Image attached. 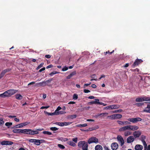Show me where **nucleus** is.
<instances>
[{"mask_svg": "<svg viewBox=\"0 0 150 150\" xmlns=\"http://www.w3.org/2000/svg\"><path fill=\"white\" fill-rule=\"evenodd\" d=\"M66 113V112L64 111H59V114H63Z\"/></svg>", "mask_w": 150, "mask_h": 150, "instance_id": "60", "label": "nucleus"}, {"mask_svg": "<svg viewBox=\"0 0 150 150\" xmlns=\"http://www.w3.org/2000/svg\"><path fill=\"white\" fill-rule=\"evenodd\" d=\"M31 129H22V133L31 135Z\"/></svg>", "mask_w": 150, "mask_h": 150, "instance_id": "7", "label": "nucleus"}, {"mask_svg": "<svg viewBox=\"0 0 150 150\" xmlns=\"http://www.w3.org/2000/svg\"><path fill=\"white\" fill-rule=\"evenodd\" d=\"M16 98L18 100H21L22 98V96L20 94H17L15 95Z\"/></svg>", "mask_w": 150, "mask_h": 150, "instance_id": "27", "label": "nucleus"}, {"mask_svg": "<svg viewBox=\"0 0 150 150\" xmlns=\"http://www.w3.org/2000/svg\"><path fill=\"white\" fill-rule=\"evenodd\" d=\"M34 144L38 146L40 145V142L39 141V139H35Z\"/></svg>", "mask_w": 150, "mask_h": 150, "instance_id": "29", "label": "nucleus"}, {"mask_svg": "<svg viewBox=\"0 0 150 150\" xmlns=\"http://www.w3.org/2000/svg\"><path fill=\"white\" fill-rule=\"evenodd\" d=\"M87 126V124L86 123H85L83 124H80L78 125L79 127H86Z\"/></svg>", "mask_w": 150, "mask_h": 150, "instance_id": "45", "label": "nucleus"}, {"mask_svg": "<svg viewBox=\"0 0 150 150\" xmlns=\"http://www.w3.org/2000/svg\"><path fill=\"white\" fill-rule=\"evenodd\" d=\"M112 109H117L119 108V105H112Z\"/></svg>", "mask_w": 150, "mask_h": 150, "instance_id": "31", "label": "nucleus"}, {"mask_svg": "<svg viewBox=\"0 0 150 150\" xmlns=\"http://www.w3.org/2000/svg\"><path fill=\"white\" fill-rule=\"evenodd\" d=\"M71 122H56L55 124L60 126L61 127L64 126H67L68 125H69L71 124Z\"/></svg>", "mask_w": 150, "mask_h": 150, "instance_id": "8", "label": "nucleus"}, {"mask_svg": "<svg viewBox=\"0 0 150 150\" xmlns=\"http://www.w3.org/2000/svg\"><path fill=\"white\" fill-rule=\"evenodd\" d=\"M39 133V132L38 131H37V129L35 131L31 130V135H33L34 134H38Z\"/></svg>", "mask_w": 150, "mask_h": 150, "instance_id": "30", "label": "nucleus"}, {"mask_svg": "<svg viewBox=\"0 0 150 150\" xmlns=\"http://www.w3.org/2000/svg\"><path fill=\"white\" fill-rule=\"evenodd\" d=\"M146 109H144V112L150 113V104H148L147 105Z\"/></svg>", "mask_w": 150, "mask_h": 150, "instance_id": "25", "label": "nucleus"}, {"mask_svg": "<svg viewBox=\"0 0 150 150\" xmlns=\"http://www.w3.org/2000/svg\"><path fill=\"white\" fill-rule=\"evenodd\" d=\"M53 79H49L46 81H43L42 83L40 82L39 83L40 85L41 86H42V84L45 83V85H44L43 86H45V84L46 83H50V82Z\"/></svg>", "mask_w": 150, "mask_h": 150, "instance_id": "17", "label": "nucleus"}, {"mask_svg": "<svg viewBox=\"0 0 150 150\" xmlns=\"http://www.w3.org/2000/svg\"><path fill=\"white\" fill-rule=\"evenodd\" d=\"M134 140V139L132 136L129 137L127 139V143H130L133 142Z\"/></svg>", "mask_w": 150, "mask_h": 150, "instance_id": "16", "label": "nucleus"}, {"mask_svg": "<svg viewBox=\"0 0 150 150\" xmlns=\"http://www.w3.org/2000/svg\"><path fill=\"white\" fill-rule=\"evenodd\" d=\"M141 134V132L139 131H135L133 133V135L135 138L139 137Z\"/></svg>", "mask_w": 150, "mask_h": 150, "instance_id": "14", "label": "nucleus"}, {"mask_svg": "<svg viewBox=\"0 0 150 150\" xmlns=\"http://www.w3.org/2000/svg\"><path fill=\"white\" fill-rule=\"evenodd\" d=\"M98 142V140L96 137H92L88 139V143L90 144L93 143H97Z\"/></svg>", "mask_w": 150, "mask_h": 150, "instance_id": "3", "label": "nucleus"}, {"mask_svg": "<svg viewBox=\"0 0 150 150\" xmlns=\"http://www.w3.org/2000/svg\"><path fill=\"white\" fill-rule=\"evenodd\" d=\"M88 143L84 141H80L78 143V146L79 148H82V150H88Z\"/></svg>", "mask_w": 150, "mask_h": 150, "instance_id": "2", "label": "nucleus"}, {"mask_svg": "<svg viewBox=\"0 0 150 150\" xmlns=\"http://www.w3.org/2000/svg\"><path fill=\"white\" fill-rule=\"evenodd\" d=\"M143 149V146L140 144H137L134 147L135 150H142Z\"/></svg>", "mask_w": 150, "mask_h": 150, "instance_id": "18", "label": "nucleus"}, {"mask_svg": "<svg viewBox=\"0 0 150 150\" xmlns=\"http://www.w3.org/2000/svg\"><path fill=\"white\" fill-rule=\"evenodd\" d=\"M132 71H137L138 72H139V69L138 68H136L135 69H131L130 70Z\"/></svg>", "mask_w": 150, "mask_h": 150, "instance_id": "47", "label": "nucleus"}, {"mask_svg": "<svg viewBox=\"0 0 150 150\" xmlns=\"http://www.w3.org/2000/svg\"><path fill=\"white\" fill-rule=\"evenodd\" d=\"M146 139V137L144 135H142L140 139V140L142 141L143 142L145 141V139Z\"/></svg>", "mask_w": 150, "mask_h": 150, "instance_id": "42", "label": "nucleus"}, {"mask_svg": "<svg viewBox=\"0 0 150 150\" xmlns=\"http://www.w3.org/2000/svg\"><path fill=\"white\" fill-rule=\"evenodd\" d=\"M76 74V71H74L72 72H71L69 75L67 77V79H70L74 76V75H75Z\"/></svg>", "mask_w": 150, "mask_h": 150, "instance_id": "20", "label": "nucleus"}, {"mask_svg": "<svg viewBox=\"0 0 150 150\" xmlns=\"http://www.w3.org/2000/svg\"><path fill=\"white\" fill-rule=\"evenodd\" d=\"M45 57L47 58H50L51 57V56L50 55H46Z\"/></svg>", "mask_w": 150, "mask_h": 150, "instance_id": "63", "label": "nucleus"}, {"mask_svg": "<svg viewBox=\"0 0 150 150\" xmlns=\"http://www.w3.org/2000/svg\"><path fill=\"white\" fill-rule=\"evenodd\" d=\"M91 83L90 82L89 83H85L84 84L83 86V88H85L86 86H87L91 84Z\"/></svg>", "mask_w": 150, "mask_h": 150, "instance_id": "54", "label": "nucleus"}, {"mask_svg": "<svg viewBox=\"0 0 150 150\" xmlns=\"http://www.w3.org/2000/svg\"><path fill=\"white\" fill-rule=\"evenodd\" d=\"M96 76V75L95 74H93L91 76V78H93V79H91V81H94V80H95V81L97 80V79H94V78H95Z\"/></svg>", "mask_w": 150, "mask_h": 150, "instance_id": "37", "label": "nucleus"}, {"mask_svg": "<svg viewBox=\"0 0 150 150\" xmlns=\"http://www.w3.org/2000/svg\"><path fill=\"white\" fill-rule=\"evenodd\" d=\"M114 52V50H112V51L111 52H110L109 50H108V51L106 52H104V54H105V55H106L107 54H109V55L110 54H112Z\"/></svg>", "mask_w": 150, "mask_h": 150, "instance_id": "36", "label": "nucleus"}, {"mask_svg": "<svg viewBox=\"0 0 150 150\" xmlns=\"http://www.w3.org/2000/svg\"><path fill=\"white\" fill-rule=\"evenodd\" d=\"M127 120L133 123H136L138 121H141L142 119L140 117H137L136 118H130L127 119Z\"/></svg>", "mask_w": 150, "mask_h": 150, "instance_id": "4", "label": "nucleus"}, {"mask_svg": "<svg viewBox=\"0 0 150 150\" xmlns=\"http://www.w3.org/2000/svg\"><path fill=\"white\" fill-rule=\"evenodd\" d=\"M4 74L2 72H1L0 75V79L4 75Z\"/></svg>", "mask_w": 150, "mask_h": 150, "instance_id": "62", "label": "nucleus"}, {"mask_svg": "<svg viewBox=\"0 0 150 150\" xmlns=\"http://www.w3.org/2000/svg\"><path fill=\"white\" fill-rule=\"evenodd\" d=\"M12 131L14 133H22V129H14Z\"/></svg>", "mask_w": 150, "mask_h": 150, "instance_id": "23", "label": "nucleus"}, {"mask_svg": "<svg viewBox=\"0 0 150 150\" xmlns=\"http://www.w3.org/2000/svg\"><path fill=\"white\" fill-rule=\"evenodd\" d=\"M67 144L71 146L74 147L76 146V144L74 143L72 141H69L67 142Z\"/></svg>", "mask_w": 150, "mask_h": 150, "instance_id": "21", "label": "nucleus"}, {"mask_svg": "<svg viewBox=\"0 0 150 150\" xmlns=\"http://www.w3.org/2000/svg\"><path fill=\"white\" fill-rule=\"evenodd\" d=\"M139 128L138 127L135 125H126L120 128L119 131L120 132H124L127 130L135 131L138 129Z\"/></svg>", "mask_w": 150, "mask_h": 150, "instance_id": "1", "label": "nucleus"}, {"mask_svg": "<svg viewBox=\"0 0 150 150\" xmlns=\"http://www.w3.org/2000/svg\"><path fill=\"white\" fill-rule=\"evenodd\" d=\"M50 129L52 131H56L58 130V128L56 127H51L50 128Z\"/></svg>", "mask_w": 150, "mask_h": 150, "instance_id": "46", "label": "nucleus"}, {"mask_svg": "<svg viewBox=\"0 0 150 150\" xmlns=\"http://www.w3.org/2000/svg\"><path fill=\"white\" fill-rule=\"evenodd\" d=\"M144 146V150H146V149L148 146L147 144L145 141L142 142Z\"/></svg>", "mask_w": 150, "mask_h": 150, "instance_id": "33", "label": "nucleus"}, {"mask_svg": "<svg viewBox=\"0 0 150 150\" xmlns=\"http://www.w3.org/2000/svg\"><path fill=\"white\" fill-rule=\"evenodd\" d=\"M125 131V132L124 133V135L125 137L127 136H128L132 134V132L129 131Z\"/></svg>", "mask_w": 150, "mask_h": 150, "instance_id": "26", "label": "nucleus"}, {"mask_svg": "<svg viewBox=\"0 0 150 150\" xmlns=\"http://www.w3.org/2000/svg\"><path fill=\"white\" fill-rule=\"evenodd\" d=\"M2 145H11L13 144V142L11 141L4 140L1 142V143Z\"/></svg>", "mask_w": 150, "mask_h": 150, "instance_id": "10", "label": "nucleus"}, {"mask_svg": "<svg viewBox=\"0 0 150 150\" xmlns=\"http://www.w3.org/2000/svg\"><path fill=\"white\" fill-rule=\"evenodd\" d=\"M54 115H59V111L55 110L54 112Z\"/></svg>", "mask_w": 150, "mask_h": 150, "instance_id": "48", "label": "nucleus"}, {"mask_svg": "<svg viewBox=\"0 0 150 150\" xmlns=\"http://www.w3.org/2000/svg\"><path fill=\"white\" fill-rule=\"evenodd\" d=\"M78 140V139L77 137H76L72 139V141L74 142L75 143H76Z\"/></svg>", "mask_w": 150, "mask_h": 150, "instance_id": "52", "label": "nucleus"}, {"mask_svg": "<svg viewBox=\"0 0 150 150\" xmlns=\"http://www.w3.org/2000/svg\"><path fill=\"white\" fill-rule=\"evenodd\" d=\"M112 116H114L115 119H120L122 118V115L120 114H115L112 115Z\"/></svg>", "mask_w": 150, "mask_h": 150, "instance_id": "22", "label": "nucleus"}, {"mask_svg": "<svg viewBox=\"0 0 150 150\" xmlns=\"http://www.w3.org/2000/svg\"><path fill=\"white\" fill-rule=\"evenodd\" d=\"M35 139H29L28 141L30 142L34 143Z\"/></svg>", "mask_w": 150, "mask_h": 150, "instance_id": "49", "label": "nucleus"}, {"mask_svg": "<svg viewBox=\"0 0 150 150\" xmlns=\"http://www.w3.org/2000/svg\"><path fill=\"white\" fill-rule=\"evenodd\" d=\"M29 123L30 122H26L21 123L20 124V126L21 127V128L24 126H25L29 124Z\"/></svg>", "mask_w": 150, "mask_h": 150, "instance_id": "28", "label": "nucleus"}, {"mask_svg": "<svg viewBox=\"0 0 150 150\" xmlns=\"http://www.w3.org/2000/svg\"><path fill=\"white\" fill-rule=\"evenodd\" d=\"M78 95L76 93L74 94L73 96V99L76 100L78 99Z\"/></svg>", "mask_w": 150, "mask_h": 150, "instance_id": "40", "label": "nucleus"}, {"mask_svg": "<svg viewBox=\"0 0 150 150\" xmlns=\"http://www.w3.org/2000/svg\"><path fill=\"white\" fill-rule=\"evenodd\" d=\"M68 69V68L66 67H65L62 68V71H64L67 70Z\"/></svg>", "mask_w": 150, "mask_h": 150, "instance_id": "53", "label": "nucleus"}, {"mask_svg": "<svg viewBox=\"0 0 150 150\" xmlns=\"http://www.w3.org/2000/svg\"><path fill=\"white\" fill-rule=\"evenodd\" d=\"M45 67H44L42 68L41 69L39 70V72H41L42 71H44L45 70Z\"/></svg>", "mask_w": 150, "mask_h": 150, "instance_id": "58", "label": "nucleus"}, {"mask_svg": "<svg viewBox=\"0 0 150 150\" xmlns=\"http://www.w3.org/2000/svg\"><path fill=\"white\" fill-rule=\"evenodd\" d=\"M146 150H150V145H148L146 149Z\"/></svg>", "mask_w": 150, "mask_h": 150, "instance_id": "64", "label": "nucleus"}, {"mask_svg": "<svg viewBox=\"0 0 150 150\" xmlns=\"http://www.w3.org/2000/svg\"><path fill=\"white\" fill-rule=\"evenodd\" d=\"M90 92V91L88 90H87V89H84L83 90V92L85 93H89Z\"/></svg>", "mask_w": 150, "mask_h": 150, "instance_id": "56", "label": "nucleus"}, {"mask_svg": "<svg viewBox=\"0 0 150 150\" xmlns=\"http://www.w3.org/2000/svg\"><path fill=\"white\" fill-rule=\"evenodd\" d=\"M59 73V72H57L56 71H54L50 73L49 75L51 76H53V75L55 74H58Z\"/></svg>", "mask_w": 150, "mask_h": 150, "instance_id": "39", "label": "nucleus"}, {"mask_svg": "<svg viewBox=\"0 0 150 150\" xmlns=\"http://www.w3.org/2000/svg\"><path fill=\"white\" fill-rule=\"evenodd\" d=\"M3 120L4 118H0V125H2L4 124V122Z\"/></svg>", "mask_w": 150, "mask_h": 150, "instance_id": "35", "label": "nucleus"}, {"mask_svg": "<svg viewBox=\"0 0 150 150\" xmlns=\"http://www.w3.org/2000/svg\"><path fill=\"white\" fill-rule=\"evenodd\" d=\"M39 141L40 142V144L41 143H45L46 142L45 141L44 139H39Z\"/></svg>", "mask_w": 150, "mask_h": 150, "instance_id": "57", "label": "nucleus"}, {"mask_svg": "<svg viewBox=\"0 0 150 150\" xmlns=\"http://www.w3.org/2000/svg\"><path fill=\"white\" fill-rule=\"evenodd\" d=\"M117 138L118 141L120 143L121 146H122L124 144V141L122 136L118 135L117 136Z\"/></svg>", "mask_w": 150, "mask_h": 150, "instance_id": "9", "label": "nucleus"}, {"mask_svg": "<svg viewBox=\"0 0 150 150\" xmlns=\"http://www.w3.org/2000/svg\"><path fill=\"white\" fill-rule=\"evenodd\" d=\"M76 115H70L69 116V117L72 119L76 118Z\"/></svg>", "mask_w": 150, "mask_h": 150, "instance_id": "32", "label": "nucleus"}, {"mask_svg": "<svg viewBox=\"0 0 150 150\" xmlns=\"http://www.w3.org/2000/svg\"><path fill=\"white\" fill-rule=\"evenodd\" d=\"M148 100V98H138L136 99V101L137 102H142V101H147Z\"/></svg>", "mask_w": 150, "mask_h": 150, "instance_id": "12", "label": "nucleus"}, {"mask_svg": "<svg viewBox=\"0 0 150 150\" xmlns=\"http://www.w3.org/2000/svg\"><path fill=\"white\" fill-rule=\"evenodd\" d=\"M111 146L112 150H116L118 148V145L117 143L114 142L111 144Z\"/></svg>", "mask_w": 150, "mask_h": 150, "instance_id": "11", "label": "nucleus"}, {"mask_svg": "<svg viewBox=\"0 0 150 150\" xmlns=\"http://www.w3.org/2000/svg\"><path fill=\"white\" fill-rule=\"evenodd\" d=\"M90 107L89 106L86 107H83L81 109V111H83V110H88L90 108Z\"/></svg>", "mask_w": 150, "mask_h": 150, "instance_id": "43", "label": "nucleus"}, {"mask_svg": "<svg viewBox=\"0 0 150 150\" xmlns=\"http://www.w3.org/2000/svg\"><path fill=\"white\" fill-rule=\"evenodd\" d=\"M122 111V109H120L119 110H116L113 112V113H117L118 112H121Z\"/></svg>", "mask_w": 150, "mask_h": 150, "instance_id": "51", "label": "nucleus"}, {"mask_svg": "<svg viewBox=\"0 0 150 150\" xmlns=\"http://www.w3.org/2000/svg\"><path fill=\"white\" fill-rule=\"evenodd\" d=\"M143 103H137L136 104L138 107H139L143 104Z\"/></svg>", "mask_w": 150, "mask_h": 150, "instance_id": "59", "label": "nucleus"}, {"mask_svg": "<svg viewBox=\"0 0 150 150\" xmlns=\"http://www.w3.org/2000/svg\"><path fill=\"white\" fill-rule=\"evenodd\" d=\"M98 128H99L98 126H97L95 127H91L89 128L88 129H86V130L81 129V130L88 132V131H91L95 130V129H98Z\"/></svg>", "mask_w": 150, "mask_h": 150, "instance_id": "15", "label": "nucleus"}, {"mask_svg": "<svg viewBox=\"0 0 150 150\" xmlns=\"http://www.w3.org/2000/svg\"><path fill=\"white\" fill-rule=\"evenodd\" d=\"M143 62V61L141 59H137L134 62L132 65V67H134L135 66H138V65L142 63Z\"/></svg>", "mask_w": 150, "mask_h": 150, "instance_id": "5", "label": "nucleus"}, {"mask_svg": "<svg viewBox=\"0 0 150 150\" xmlns=\"http://www.w3.org/2000/svg\"><path fill=\"white\" fill-rule=\"evenodd\" d=\"M118 124L120 125H129L131 123L128 121H122L119 120H118L117 121Z\"/></svg>", "mask_w": 150, "mask_h": 150, "instance_id": "13", "label": "nucleus"}, {"mask_svg": "<svg viewBox=\"0 0 150 150\" xmlns=\"http://www.w3.org/2000/svg\"><path fill=\"white\" fill-rule=\"evenodd\" d=\"M95 104H99L100 102H99V100L98 99H95Z\"/></svg>", "mask_w": 150, "mask_h": 150, "instance_id": "50", "label": "nucleus"}, {"mask_svg": "<svg viewBox=\"0 0 150 150\" xmlns=\"http://www.w3.org/2000/svg\"><path fill=\"white\" fill-rule=\"evenodd\" d=\"M7 93V91H6L3 93L0 94V97L2 98L8 97V96Z\"/></svg>", "mask_w": 150, "mask_h": 150, "instance_id": "19", "label": "nucleus"}, {"mask_svg": "<svg viewBox=\"0 0 150 150\" xmlns=\"http://www.w3.org/2000/svg\"><path fill=\"white\" fill-rule=\"evenodd\" d=\"M103 148L100 145H97L95 147V150H102Z\"/></svg>", "mask_w": 150, "mask_h": 150, "instance_id": "24", "label": "nucleus"}, {"mask_svg": "<svg viewBox=\"0 0 150 150\" xmlns=\"http://www.w3.org/2000/svg\"><path fill=\"white\" fill-rule=\"evenodd\" d=\"M17 90L14 89H10L7 91V93H8V97L10 96H11L15 94L17 91Z\"/></svg>", "mask_w": 150, "mask_h": 150, "instance_id": "6", "label": "nucleus"}, {"mask_svg": "<svg viewBox=\"0 0 150 150\" xmlns=\"http://www.w3.org/2000/svg\"><path fill=\"white\" fill-rule=\"evenodd\" d=\"M58 146L59 147L62 149H65V146L62 145L61 144H58Z\"/></svg>", "mask_w": 150, "mask_h": 150, "instance_id": "41", "label": "nucleus"}, {"mask_svg": "<svg viewBox=\"0 0 150 150\" xmlns=\"http://www.w3.org/2000/svg\"><path fill=\"white\" fill-rule=\"evenodd\" d=\"M42 133L44 134H48V135H50L52 134V133L51 132H48V131H43L42 132Z\"/></svg>", "mask_w": 150, "mask_h": 150, "instance_id": "34", "label": "nucleus"}, {"mask_svg": "<svg viewBox=\"0 0 150 150\" xmlns=\"http://www.w3.org/2000/svg\"><path fill=\"white\" fill-rule=\"evenodd\" d=\"M21 127L20 126V124L18 125H17L15 126L14 127H12V128L13 129H15V128H21Z\"/></svg>", "mask_w": 150, "mask_h": 150, "instance_id": "44", "label": "nucleus"}, {"mask_svg": "<svg viewBox=\"0 0 150 150\" xmlns=\"http://www.w3.org/2000/svg\"><path fill=\"white\" fill-rule=\"evenodd\" d=\"M53 67V65L52 64H51V65H50L48 66H47V67H46V68L47 69H49V68H51V67Z\"/></svg>", "mask_w": 150, "mask_h": 150, "instance_id": "61", "label": "nucleus"}, {"mask_svg": "<svg viewBox=\"0 0 150 150\" xmlns=\"http://www.w3.org/2000/svg\"><path fill=\"white\" fill-rule=\"evenodd\" d=\"M12 125V122H6L5 123V125L6 126H7L8 128H9V126L11 125Z\"/></svg>", "mask_w": 150, "mask_h": 150, "instance_id": "38", "label": "nucleus"}, {"mask_svg": "<svg viewBox=\"0 0 150 150\" xmlns=\"http://www.w3.org/2000/svg\"><path fill=\"white\" fill-rule=\"evenodd\" d=\"M50 106H42L41 108V109H43L45 108L47 109L49 108Z\"/></svg>", "mask_w": 150, "mask_h": 150, "instance_id": "55", "label": "nucleus"}]
</instances>
